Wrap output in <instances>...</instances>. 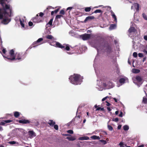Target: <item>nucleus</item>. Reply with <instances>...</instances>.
<instances>
[{"label": "nucleus", "mask_w": 147, "mask_h": 147, "mask_svg": "<svg viewBox=\"0 0 147 147\" xmlns=\"http://www.w3.org/2000/svg\"><path fill=\"white\" fill-rule=\"evenodd\" d=\"M2 8H0V19H2L4 17L3 20L2 22V23L4 24H7L11 20L8 18L9 17L11 16L12 14V8L10 7L11 11H10L9 9L5 10L6 13L4 12L5 10L3 7L1 6Z\"/></svg>", "instance_id": "1"}, {"label": "nucleus", "mask_w": 147, "mask_h": 147, "mask_svg": "<svg viewBox=\"0 0 147 147\" xmlns=\"http://www.w3.org/2000/svg\"><path fill=\"white\" fill-rule=\"evenodd\" d=\"M71 82L73 84L77 85L81 84L82 82L83 78L80 75L74 74L69 78Z\"/></svg>", "instance_id": "2"}, {"label": "nucleus", "mask_w": 147, "mask_h": 147, "mask_svg": "<svg viewBox=\"0 0 147 147\" xmlns=\"http://www.w3.org/2000/svg\"><path fill=\"white\" fill-rule=\"evenodd\" d=\"M44 13L42 12H40L39 13L36 15V16L32 18V21L34 23H38L42 22V18Z\"/></svg>", "instance_id": "3"}, {"label": "nucleus", "mask_w": 147, "mask_h": 147, "mask_svg": "<svg viewBox=\"0 0 147 147\" xmlns=\"http://www.w3.org/2000/svg\"><path fill=\"white\" fill-rule=\"evenodd\" d=\"M7 1L8 0H0V4L3 7L5 11L8 9L11 11V9L10 8V5L7 4L5 3V2H7ZM4 12L6 13L5 11Z\"/></svg>", "instance_id": "4"}, {"label": "nucleus", "mask_w": 147, "mask_h": 147, "mask_svg": "<svg viewBox=\"0 0 147 147\" xmlns=\"http://www.w3.org/2000/svg\"><path fill=\"white\" fill-rule=\"evenodd\" d=\"M102 47L105 48L106 52L107 53L109 54L112 52V49L111 46L107 43L104 42L102 43Z\"/></svg>", "instance_id": "5"}, {"label": "nucleus", "mask_w": 147, "mask_h": 147, "mask_svg": "<svg viewBox=\"0 0 147 147\" xmlns=\"http://www.w3.org/2000/svg\"><path fill=\"white\" fill-rule=\"evenodd\" d=\"M10 56H7V57H4L7 58L8 59L10 60L11 61H13L15 59V55H14V51L12 49L10 50L9 52Z\"/></svg>", "instance_id": "6"}, {"label": "nucleus", "mask_w": 147, "mask_h": 147, "mask_svg": "<svg viewBox=\"0 0 147 147\" xmlns=\"http://www.w3.org/2000/svg\"><path fill=\"white\" fill-rule=\"evenodd\" d=\"M50 45L59 48L61 49H63V48H65V46L62 45L59 42L56 41L51 42L50 43Z\"/></svg>", "instance_id": "7"}, {"label": "nucleus", "mask_w": 147, "mask_h": 147, "mask_svg": "<svg viewBox=\"0 0 147 147\" xmlns=\"http://www.w3.org/2000/svg\"><path fill=\"white\" fill-rule=\"evenodd\" d=\"M15 59L18 60L19 61H21L23 60L24 57H23L22 53H16L15 55Z\"/></svg>", "instance_id": "8"}, {"label": "nucleus", "mask_w": 147, "mask_h": 147, "mask_svg": "<svg viewBox=\"0 0 147 147\" xmlns=\"http://www.w3.org/2000/svg\"><path fill=\"white\" fill-rule=\"evenodd\" d=\"M43 38H39L36 41L34 42L32 45V46L33 47H35L38 45H41L45 42H41L43 41Z\"/></svg>", "instance_id": "9"}, {"label": "nucleus", "mask_w": 147, "mask_h": 147, "mask_svg": "<svg viewBox=\"0 0 147 147\" xmlns=\"http://www.w3.org/2000/svg\"><path fill=\"white\" fill-rule=\"evenodd\" d=\"M90 34H85L82 35V38L83 40H87L90 38Z\"/></svg>", "instance_id": "10"}, {"label": "nucleus", "mask_w": 147, "mask_h": 147, "mask_svg": "<svg viewBox=\"0 0 147 147\" xmlns=\"http://www.w3.org/2000/svg\"><path fill=\"white\" fill-rule=\"evenodd\" d=\"M18 122L20 123L24 124L29 123H30V121L29 120L27 119H25L19 120L18 121Z\"/></svg>", "instance_id": "11"}, {"label": "nucleus", "mask_w": 147, "mask_h": 147, "mask_svg": "<svg viewBox=\"0 0 147 147\" xmlns=\"http://www.w3.org/2000/svg\"><path fill=\"white\" fill-rule=\"evenodd\" d=\"M133 6L135 7L136 11H138L139 10V8L140 7L139 4L138 3H135L134 4Z\"/></svg>", "instance_id": "12"}, {"label": "nucleus", "mask_w": 147, "mask_h": 147, "mask_svg": "<svg viewBox=\"0 0 147 147\" xmlns=\"http://www.w3.org/2000/svg\"><path fill=\"white\" fill-rule=\"evenodd\" d=\"M55 123V122L52 120H49L48 122V124L51 127H53Z\"/></svg>", "instance_id": "13"}, {"label": "nucleus", "mask_w": 147, "mask_h": 147, "mask_svg": "<svg viewBox=\"0 0 147 147\" xmlns=\"http://www.w3.org/2000/svg\"><path fill=\"white\" fill-rule=\"evenodd\" d=\"M136 30L135 29V28L134 27H130L128 31L129 33H131L132 32H135Z\"/></svg>", "instance_id": "14"}, {"label": "nucleus", "mask_w": 147, "mask_h": 147, "mask_svg": "<svg viewBox=\"0 0 147 147\" xmlns=\"http://www.w3.org/2000/svg\"><path fill=\"white\" fill-rule=\"evenodd\" d=\"M94 18V17L93 16H88L86 17L84 21V22H86L87 21L90 19H93Z\"/></svg>", "instance_id": "15"}, {"label": "nucleus", "mask_w": 147, "mask_h": 147, "mask_svg": "<svg viewBox=\"0 0 147 147\" xmlns=\"http://www.w3.org/2000/svg\"><path fill=\"white\" fill-rule=\"evenodd\" d=\"M111 12L113 18L114 19V21L116 22H117V19L114 13L112 11H111Z\"/></svg>", "instance_id": "16"}, {"label": "nucleus", "mask_w": 147, "mask_h": 147, "mask_svg": "<svg viewBox=\"0 0 147 147\" xmlns=\"http://www.w3.org/2000/svg\"><path fill=\"white\" fill-rule=\"evenodd\" d=\"M78 139L79 140H87L89 139V138L88 136H83L79 138Z\"/></svg>", "instance_id": "17"}, {"label": "nucleus", "mask_w": 147, "mask_h": 147, "mask_svg": "<svg viewBox=\"0 0 147 147\" xmlns=\"http://www.w3.org/2000/svg\"><path fill=\"white\" fill-rule=\"evenodd\" d=\"M136 80L139 82H141L143 80L142 78L140 76H136Z\"/></svg>", "instance_id": "18"}, {"label": "nucleus", "mask_w": 147, "mask_h": 147, "mask_svg": "<svg viewBox=\"0 0 147 147\" xmlns=\"http://www.w3.org/2000/svg\"><path fill=\"white\" fill-rule=\"evenodd\" d=\"M29 134L32 137H35L36 135L35 132L32 131H28Z\"/></svg>", "instance_id": "19"}, {"label": "nucleus", "mask_w": 147, "mask_h": 147, "mask_svg": "<svg viewBox=\"0 0 147 147\" xmlns=\"http://www.w3.org/2000/svg\"><path fill=\"white\" fill-rule=\"evenodd\" d=\"M20 113L18 111H15L14 112V115L16 118H18L20 116Z\"/></svg>", "instance_id": "20"}, {"label": "nucleus", "mask_w": 147, "mask_h": 147, "mask_svg": "<svg viewBox=\"0 0 147 147\" xmlns=\"http://www.w3.org/2000/svg\"><path fill=\"white\" fill-rule=\"evenodd\" d=\"M69 141H74L76 140L75 137H68L66 138Z\"/></svg>", "instance_id": "21"}, {"label": "nucleus", "mask_w": 147, "mask_h": 147, "mask_svg": "<svg viewBox=\"0 0 147 147\" xmlns=\"http://www.w3.org/2000/svg\"><path fill=\"white\" fill-rule=\"evenodd\" d=\"M90 138L94 140H99L100 139V138L99 136H97L96 135H94L91 137Z\"/></svg>", "instance_id": "22"}, {"label": "nucleus", "mask_w": 147, "mask_h": 147, "mask_svg": "<svg viewBox=\"0 0 147 147\" xmlns=\"http://www.w3.org/2000/svg\"><path fill=\"white\" fill-rule=\"evenodd\" d=\"M108 84L109 87V88H111L114 87V84L112 82H108Z\"/></svg>", "instance_id": "23"}, {"label": "nucleus", "mask_w": 147, "mask_h": 147, "mask_svg": "<svg viewBox=\"0 0 147 147\" xmlns=\"http://www.w3.org/2000/svg\"><path fill=\"white\" fill-rule=\"evenodd\" d=\"M133 73L135 74L139 73L140 72V70L139 69H132Z\"/></svg>", "instance_id": "24"}, {"label": "nucleus", "mask_w": 147, "mask_h": 147, "mask_svg": "<svg viewBox=\"0 0 147 147\" xmlns=\"http://www.w3.org/2000/svg\"><path fill=\"white\" fill-rule=\"evenodd\" d=\"M46 38L47 39L50 40H52L54 38L51 35H48L46 36Z\"/></svg>", "instance_id": "25"}, {"label": "nucleus", "mask_w": 147, "mask_h": 147, "mask_svg": "<svg viewBox=\"0 0 147 147\" xmlns=\"http://www.w3.org/2000/svg\"><path fill=\"white\" fill-rule=\"evenodd\" d=\"M70 47H71L70 46V47L68 44H67L66 45V47L64 48V49L65 50L67 51H69L70 50Z\"/></svg>", "instance_id": "26"}, {"label": "nucleus", "mask_w": 147, "mask_h": 147, "mask_svg": "<svg viewBox=\"0 0 147 147\" xmlns=\"http://www.w3.org/2000/svg\"><path fill=\"white\" fill-rule=\"evenodd\" d=\"M91 8L90 7H86L84 8V10L86 12H89L90 11Z\"/></svg>", "instance_id": "27"}, {"label": "nucleus", "mask_w": 147, "mask_h": 147, "mask_svg": "<svg viewBox=\"0 0 147 147\" xmlns=\"http://www.w3.org/2000/svg\"><path fill=\"white\" fill-rule=\"evenodd\" d=\"M125 81V80L124 78H121L119 80V82L120 83H124Z\"/></svg>", "instance_id": "28"}, {"label": "nucleus", "mask_w": 147, "mask_h": 147, "mask_svg": "<svg viewBox=\"0 0 147 147\" xmlns=\"http://www.w3.org/2000/svg\"><path fill=\"white\" fill-rule=\"evenodd\" d=\"M52 8V7L51 6H48L47 8V9L45 10L44 11V12L45 13V12H47H47L48 11V10L50 9H51Z\"/></svg>", "instance_id": "29"}, {"label": "nucleus", "mask_w": 147, "mask_h": 147, "mask_svg": "<svg viewBox=\"0 0 147 147\" xmlns=\"http://www.w3.org/2000/svg\"><path fill=\"white\" fill-rule=\"evenodd\" d=\"M123 129L124 130L127 131L129 129V127L127 125H125L123 126Z\"/></svg>", "instance_id": "30"}, {"label": "nucleus", "mask_w": 147, "mask_h": 147, "mask_svg": "<svg viewBox=\"0 0 147 147\" xmlns=\"http://www.w3.org/2000/svg\"><path fill=\"white\" fill-rule=\"evenodd\" d=\"M116 26V25L115 24H112L110 26L109 28L111 29H114Z\"/></svg>", "instance_id": "31"}, {"label": "nucleus", "mask_w": 147, "mask_h": 147, "mask_svg": "<svg viewBox=\"0 0 147 147\" xmlns=\"http://www.w3.org/2000/svg\"><path fill=\"white\" fill-rule=\"evenodd\" d=\"M102 11L100 9H97V10H96L95 11H94V12H93V13H102Z\"/></svg>", "instance_id": "32"}, {"label": "nucleus", "mask_w": 147, "mask_h": 147, "mask_svg": "<svg viewBox=\"0 0 147 147\" xmlns=\"http://www.w3.org/2000/svg\"><path fill=\"white\" fill-rule=\"evenodd\" d=\"M142 102H143L144 104H147V98L144 97L143 98Z\"/></svg>", "instance_id": "33"}, {"label": "nucleus", "mask_w": 147, "mask_h": 147, "mask_svg": "<svg viewBox=\"0 0 147 147\" xmlns=\"http://www.w3.org/2000/svg\"><path fill=\"white\" fill-rule=\"evenodd\" d=\"M53 18L51 19L48 22V23L47 24V25L49 24L50 26H51L52 24L53 21Z\"/></svg>", "instance_id": "34"}, {"label": "nucleus", "mask_w": 147, "mask_h": 147, "mask_svg": "<svg viewBox=\"0 0 147 147\" xmlns=\"http://www.w3.org/2000/svg\"><path fill=\"white\" fill-rule=\"evenodd\" d=\"M108 129H109V130L110 131H112L113 130V127L111 125H108Z\"/></svg>", "instance_id": "35"}, {"label": "nucleus", "mask_w": 147, "mask_h": 147, "mask_svg": "<svg viewBox=\"0 0 147 147\" xmlns=\"http://www.w3.org/2000/svg\"><path fill=\"white\" fill-rule=\"evenodd\" d=\"M62 17H63V16L61 15H57L55 17V18L56 19H60Z\"/></svg>", "instance_id": "36"}, {"label": "nucleus", "mask_w": 147, "mask_h": 147, "mask_svg": "<svg viewBox=\"0 0 147 147\" xmlns=\"http://www.w3.org/2000/svg\"><path fill=\"white\" fill-rule=\"evenodd\" d=\"M20 24L21 25L22 27H24V25L23 23V22L22 21L21 19H20Z\"/></svg>", "instance_id": "37"}, {"label": "nucleus", "mask_w": 147, "mask_h": 147, "mask_svg": "<svg viewBox=\"0 0 147 147\" xmlns=\"http://www.w3.org/2000/svg\"><path fill=\"white\" fill-rule=\"evenodd\" d=\"M142 16L143 18L146 20H147V16L144 13H142Z\"/></svg>", "instance_id": "38"}, {"label": "nucleus", "mask_w": 147, "mask_h": 147, "mask_svg": "<svg viewBox=\"0 0 147 147\" xmlns=\"http://www.w3.org/2000/svg\"><path fill=\"white\" fill-rule=\"evenodd\" d=\"M65 13V12L64 11L63 9L61 10L59 12V14L61 15H64Z\"/></svg>", "instance_id": "39"}, {"label": "nucleus", "mask_w": 147, "mask_h": 147, "mask_svg": "<svg viewBox=\"0 0 147 147\" xmlns=\"http://www.w3.org/2000/svg\"><path fill=\"white\" fill-rule=\"evenodd\" d=\"M67 132L69 134H73L74 133V132L73 130H69L67 131Z\"/></svg>", "instance_id": "40"}, {"label": "nucleus", "mask_w": 147, "mask_h": 147, "mask_svg": "<svg viewBox=\"0 0 147 147\" xmlns=\"http://www.w3.org/2000/svg\"><path fill=\"white\" fill-rule=\"evenodd\" d=\"M54 128L56 130H58V126L57 125H55V124L53 126Z\"/></svg>", "instance_id": "41"}, {"label": "nucleus", "mask_w": 147, "mask_h": 147, "mask_svg": "<svg viewBox=\"0 0 147 147\" xmlns=\"http://www.w3.org/2000/svg\"><path fill=\"white\" fill-rule=\"evenodd\" d=\"M133 55L135 57H136L138 56V54L136 52H134L133 53Z\"/></svg>", "instance_id": "42"}, {"label": "nucleus", "mask_w": 147, "mask_h": 147, "mask_svg": "<svg viewBox=\"0 0 147 147\" xmlns=\"http://www.w3.org/2000/svg\"><path fill=\"white\" fill-rule=\"evenodd\" d=\"M12 121V120H5L4 121V122H5V123H10Z\"/></svg>", "instance_id": "43"}, {"label": "nucleus", "mask_w": 147, "mask_h": 147, "mask_svg": "<svg viewBox=\"0 0 147 147\" xmlns=\"http://www.w3.org/2000/svg\"><path fill=\"white\" fill-rule=\"evenodd\" d=\"M138 56L139 57H142L143 56V54L142 53H140L138 54Z\"/></svg>", "instance_id": "44"}, {"label": "nucleus", "mask_w": 147, "mask_h": 147, "mask_svg": "<svg viewBox=\"0 0 147 147\" xmlns=\"http://www.w3.org/2000/svg\"><path fill=\"white\" fill-rule=\"evenodd\" d=\"M16 142L14 141L9 142V143L11 144H16Z\"/></svg>", "instance_id": "45"}, {"label": "nucleus", "mask_w": 147, "mask_h": 147, "mask_svg": "<svg viewBox=\"0 0 147 147\" xmlns=\"http://www.w3.org/2000/svg\"><path fill=\"white\" fill-rule=\"evenodd\" d=\"M28 25L30 26H32L33 25V23L31 22H29L28 23Z\"/></svg>", "instance_id": "46"}, {"label": "nucleus", "mask_w": 147, "mask_h": 147, "mask_svg": "<svg viewBox=\"0 0 147 147\" xmlns=\"http://www.w3.org/2000/svg\"><path fill=\"white\" fill-rule=\"evenodd\" d=\"M5 124V122H0V125H4Z\"/></svg>", "instance_id": "47"}, {"label": "nucleus", "mask_w": 147, "mask_h": 147, "mask_svg": "<svg viewBox=\"0 0 147 147\" xmlns=\"http://www.w3.org/2000/svg\"><path fill=\"white\" fill-rule=\"evenodd\" d=\"M4 54H5V53L6 52V50L5 49L3 48V49L2 50Z\"/></svg>", "instance_id": "48"}, {"label": "nucleus", "mask_w": 147, "mask_h": 147, "mask_svg": "<svg viewBox=\"0 0 147 147\" xmlns=\"http://www.w3.org/2000/svg\"><path fill=\"white\" fill-rule=\"evenodd\" d=\"M113 120L115 122H117L119 121V119L118 118H116Z\"/></svg>", "instance_id": "49"}, {"label": "nucleus", "mask_w": 147, "mask_h": 147, "mask_svg": "<svg viewBox=\"0 0 147 147\" xmlns=\"http://www.w3.org/2000/svg\"><path fill=\"white\" fill-rule=\"evenodd\" d=\"M109 97L108 96H107L105 98H103L102 100V101H105L107 98H108Z\"/></svg>", "instance_id": "50"}, {"label": "nucleus", "mask_w": 147, "mask_h": 147, "mask_svg": "<svg viewBox=\"0 0 147 147\" xmlns=\"http://www.w3.org/2000/svg\"><path fill=\"white\" fill-rule=\"evenodd\" d=\"M119 116L120 117H122L123 116V113L121 112L120 113L119 115Z\"/></svg>", "instance_id": "51"}, {"label": "nucleus", "mask_w": 147, "mask_h": 147, "mask_svg": "<svg viewBox=\"0 0 147 147\" xmlns=\"http://www.w3.org/2000/svg\"><path fill=\"white\" fill-rule=\"evenodd\" d=\"M105 102L107 103V104H106V105L107 106H110V105H111V104L109 103L107 101H106Z\"/></svg>", "instance_id": "52"}, {"label": "nucleus", "mask_w": 147, "mask_h": 147, "mask_svg": "<svg viewBox=\"0 0 147 147\" xmlns=\"http://www.w3.org/2000/svg\"><path fill=\"white\" fill-rule=\"evenodd\" d=\"M58 11L59 9H57L54 11H54V13H56L58 12Z\"/></svg>", "instance_id": "53"}, {"label": "nucleus", "mask_w": 147, "mask_h": 147, "mask_svg": "<svg viewBox=\"0 0 147 147\" xmlns=\"http://www.w3.org/2000/svg\"><path fill=\"white\" fill-rule=\"evenodd\" d=\"M121 125H119L117 127V129H120L121 127Z\"/></svg>", "instance_id": "54"}, {"label": "nucleus", "mask_w": 147, "mask_h": 147, "mask_svg": "<svg viewBox=\"0 0 147 147\" xmlns=\"http://www.w3.org/2000/svg\"><path fill=\"white\" fill-rule=\"evenodd\" d=\"M144 39L146 40H147V36H145L144 37Z\"/></svg>", "instance_id": "55"}, {"label": "nucleus", "mask_w": 147, "mask_h": 147, "mask_svg": "<svg viewBox=\"0 0 147 147\" xmlns=\"http://www.w3.org/2000/svg\"><path fill=\"white\" fill-rule=\"evenodd\" d=\"M123 145V143L122 142H120L119 144V145L122 146Z\"/></svg>", "instance_id": "56"}, {"label": "nucleus", "mask_w": 147, "mask_h": 147, "mask_svg": "<svg viewBox=\"0 0 147 147\" xmlns=\"http://www.w3.org/2000/svg\"><path fill=\"white\" fill-rule=\"evenodd\" d=\"M101 111H105V109L103 107L100 108V110Z\"/></svg>", "instance_id": "57"}, {"label": "nucleus", "mask_w": 147, "mask_h": 147, "mask_svg": "<svg viewBox=\"0 0 147 147\" xmlns=\"http://www.w3.org/2000/svg\"><path fill=\"white\" fill-rule=\"evenodd\" d=\"M107 109L109 111H110L111 110V109L109 107H107Z\"/></svg>", "instance_id": "58"}, {"label": "nucleus", "mask_w": 147, "mask_h": 147, "mask_svg": "<svg viewBox=\"0 0 147 147\" xmlns=\"http://www.w3.org/2000/svg\"><path fill=\"white\" fill-rule=\"evenodd\" d=\"M100 107H97L96 109V111H99L100 110Z\"/></svg>", "instance_id": "59"}, {"label": "nucleus", "mask_w": 147, "mask_h": 147, "mask_svg": "<svg viewBox=\"0 0 147 147\" xmlns=\"http://www.w3.org/2000/svg\"><path fill=\"white\" fill-rule=\"evenodd\" d=\"M101 142H104V144H105L107 142H106V141L105 140H101Z\"/></svg>", "instance_id": "60"}, {"label": "nucleus", "mask_w": 147, "mask_h": 147, "mask_svg": "<svg viewBox=\"0 0 147 147\" xmlns=\"http://www.w3.org/2000/svg\"><path fill=\"white\" fill-rule=\"evenodd\" d=\"M72 7H68L67 8V10H69V9H72Z\"/></svg>", "instance_id": "61"}, {"label": "nucleus", "mask_w": 147, "mask_h": 147, "mask_svg": "<svg viewBox=\"0 0 147 147\" xmlns=\"http://www.w3.org/2000/svg\"><path fill=\"white\" fill-rule=\"evenodd\" d=\"M113 99L115 101V102H117V100L116 98H113Z\"/></svg>", "instance_id": "62"}, {"label": "nucleus", "mask_w": 147, "mask_h": 147, "mask_svg": "<svg viewBox=\"0 0 147 147\" xmlns=\"http://www.w3.org/2000/svg\"><path fill=\"white\" fill-rule=\"evenodd\" d=\"M3 130V129L2 128V127L0 126V131H2Z\"/></svg>", "instance_id": "63"}, {"label": "nucleus", "mask_w": 147, "mask_h": 147, "mask_svg": "<svg viewBox=\"0 0 147 147\" xmlns=\"http://www.w3.org/2000/svg\"><path fill=\"white\" fill-rule=\"evenodd\" d=\"M144 147V145L143 144H142L141 145L138 146L137 147Z\"/></svg>", "instance_id": "64"}]
</instances>
